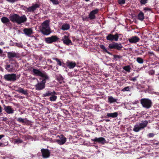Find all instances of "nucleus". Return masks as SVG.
<instances>
[{
  "label": "nucleus",
  "instance_id": "obj_1",
  "mask_svg": "<svg viewBox=\"0 0 159 159\" xmlns=\"http://www.w3.org/2000/svg\"><path fill=\"white\" fill-rule=\"evenodd\" d=\"M9 18L11 22H15L18 25H20L27 20V18L25 15L20 16L18 14H14L10 15Z\"/></svg>",
  "mask_w": 159,
  "mask_h": 159
},
{
  "label": "nucleus",
  "instance_id": "obj_2",
  "mask_svg": "<svg viewBox=\"0 0 159 159\" xmlns=\"http://www.w3.org/2000/svg\"><path fill=\"white\" fill-rule=\"evenodd\" d=\"M49 21L45 20L43 22L40 27V30L42 33L45 35H48L51 33V29L49 26Z\"/></svg>",
  "mask_w": 159,
  "mask_h": 159
},
{
  "label": "nucleus",
  "instance_id": "obj_3",
  "mask_svg": "<svg viewBox=\"0 0 159 159\" xmlns=\"http://www.w3.org/2000/svg\"><path fill=\"white\" fill-rule=\"evenodd\" d=\"M140 103L143 107L146 109L150 108L152 106V101L148 98H143L140 100Z\"/></svg>",
  "mask_w": 159,
  "mask_h": 159
},
{
  "label": "nucleus",
  "instance_id": "obj_4",
  "mask_svg": "<svg viewBox=\"0 0 159 159\" xmlns=\"http://www.w3.org/2000/svg\"><path fill=\"white\" fill-rule=\"evenodd\" d=\"M32 71L33 72V74L34 75L40 76L42 77L43 79L45 78V79H49V77L46 73H43L38 69L33 68Z\"/></svg>",
  "mask_w": 159,
  "mask_h": 159
},
{
  "label": "nucleus",
  "instance_id": "obj_5",
  "mask_svg": "<svg viewBox=\"0 0 159 159\" xmlns=\"http://www.w3.org/2000/svg\"><path fill=\"white\" fill-rule=\"evenodd\" d=\"M18 76V78H19L20 75H17V76L15 74H8L4 75V79L7 81H14L16 80V77Z\"/></svg>",
  "mask_w": 159,
  "mask_h": 159
},
{
  "label": "nucleus",
  "instance_id": "obj_6",
  "mask_svg": "<svg viewBox=\"0 0 159 159\" xmlns=\"http://www.w3.org/2000/svg\"><path fill=\"white\" fill-rule=\"evenodd\" d=\"M49 79L43 78L42 80L38 83L35 85L36 89L37 90H40L44 89L45 87V84L46 81Z\"/></svg>",
  "mask_w": 159,
  "mask_h": 159
},
{
  "label": "nucleus",
  "instance_id": "obj_7",
  "mask_svg": "<svg viewBox=\"0 0 159 159\" xmlns=\"http://www.w3.org/2000/svg\"><path fill=\"white\" fill-rule=\"evenodd\" d=\"M121 35V34L117 33H116L114 35L109 34L106 36V38L108 41H117L120 35Z\"/></svg>",
  "mask_w": 159,
  "mask_h": 159
},
{
  "label": "nucleus",
  "instance_id": "obj_8",
  "mask_svg": "<svg viewBox=\"0 0 159 159\" xmlns=\"http://www.w3.org/2000/svg\"><path fill=\"white\" fill-rule=\"evenodd\" d=\"M59 39L57 36L53 35L50 37L45 38V41L46 43L50 44L57 42Z\"/></svg>",
  "mask_w": 159,
  "mask_h": 159
},
{
  "label": "nucleus",
  "instance_id": "obj_9",
  "mask_svg": "<svg viewBox=\"0 0 159 159\" xmlns=\"http://www.w3.org/2000/svg\"><path fill=\"white\" fill-rule=\"evenodd\" d=\"M108 48L110 49H115L118 50H120L123 48V46L120 43H113L109 44Z\"/></svg>",
  "mask_w": 159,
  "mask_h": 159
},
{
  "label": "nucleus",
  "instance_id": "obj_10",
  "mask_svg": "<svg viewBox=\"0 0 159 159\" xmlns=\"http://www.w3.org/2000/svg\"><path fill=\"white\" fill-rule=\"evenodd\" d=\"M40 5L38 4L35 3V4H33L31 7H27L25 6H23V7L25 8L26 10L23 9L25 12H34L35 10L36 9L39 8V7Z\"/></svg>",
  "mask_w": 159,
  "mask_h": 159
},
{
  "label": "nucleus",
  "instance_id": "obj_11",
  "mask_svg": "<svg viewBox=\"0 0 159 159\" xmlns=\"http://www.w3.org/2000/svg\"><path fill=\"white\" fill-rule=\"evenodd\" d=\"M41 152L43 158H47L50 157V152L48 149L42 148Z\"/></svg>",
  "mask_w": 159,
  "mask_h": 159
},
{
  "label": "nucleus",
  "instance_id": "obj_12",
  "mask_svg": "<svg viewBox=\"0 0 159 159\" xmlns=\"http://www.w3.org/2000/svg\"><path fill=\"white\" fill-rule=\"evenodd\" d=\"M99 11L98 9L96 8L91 11L89 14V18L90 20H92L96 18L95 15L98 14Z\"/></svg>",
  "mask_w": 159,
  "mask_h": 159
},
{
  "label": "nucleus",
  "instance_id": "obj_13",
  "mask_svg": "<svg viewBox=\"0 0 159 159\" xmlns=\"http://www.w3.org/2000/svg\"><path fill=\"white\" fill-rule=\"evenodd\" d=\"M60 139H55L53 142H56L60 145L64 144L66 141V139L63 135H61Z\"/></svg>",
  "mask_w": 159,
  "mask_h": 159
},
{
  "label": "nucleus",
  "instance_id": "obj_14",
  "mask_svg": "<svg viewBox=\"0 0 159 159\" xmlns=\"http://www.w3.org/2000/svg\"><path fill=\"white\" fill-rule=\"evenodd\" d=\"M16 66V63L15 62H11L10 64H6L5 66L6 69L8 71H12Z\"/></svg>",
  "mask_w": 159,
  "mask_h": 159
},
{
  "label": "nucleus",
  "instance_id": "obj_15",
  "mask_svg": "<svg viewBox=\"0 0 159 159\" xmlns=\"http://www.w3.org/2000/svg\"><path fill=\"white\" fill-rule=\"evenodd\" d=\"M92 140L93 141L98 143L102 144H104L106 143L105 139L104 138L102 137L99 138L96 137L94 139H92Z\"/></svg>",
  "mask_w": 159,
  "mask_h": 159
},
{
  "label": "nucleus",
  "instance_id": "obj_16",
  "mask_svg": "<svg viewBox=\"0 0 159 159\" xmlns=\"http://www.w3.org/2000/svg\"><path fill=\"white\" fill-rule=\"evenodd\" d=\"M4 110L8 114H13L14 113V110L10 106H6L5 105H3Z\"/></svg>",
  "mask_w": 159,
  "mask_h": 159
},
{
  "label": "nucleus",
  "instance_id": "obj_17",
  "mask_svg": "<svg viewBox=\"0 0 159 159\" xmlns=\"http://www.w3.org/2000/svg\"><path fill=\"white\" fill-rule=\"evenodd\" d=\"M10 20V19L5 16H3L1 19L2 22L7 26H10L11 25Z\"/></svg>",
  "mask_w": 159,
  "mask_h": 159
},
{
  "label": "nucleus",
  "instance_id": "obj_18",
  "mask_svg": "<svg viewBox=\"0 0 159 159\" xmlns=\"http://www.w3.org/2000/svg\"><path fill=\"white\" fill-rule=\"evenodd\" d=\"M64 44L66 45H69L70 43H71L72 42L70 40L68 36L65 35L63 37L62 39Z\"/></svg>",
  "mask_w": 159,
  "mask_h": 159
},
{
  "label": "nucleus",
  "instance_id": "obj_19",
  "mask_svg": "<svg viewBox=\"0 0 159 159\" xmlns=\"http://www.w3.org/2000/svg\"><path fill=\"white\" fill-rule=\"evenodd\" d=\"M128 40L130 43H135L140 40V39L136 36H134L129 39Z\"/></svg>",
  "mask_w": 159,
  "mask_h": 159
},
{
  "label": "nucleus",
  "instance_id": "obj_20",
  "mask_svg": "<svg viewBox=\"0 0 159 159\" xmlns=\"http://www.w3.org/2000/svg\"><path fill=\"white\" fill-rule=\"evenodd\" d=\"M23 32L26 35L29 37L33 34V30L31 28H25L24 29Z\"/></svg>",
  "mask_w": 159,
  "mask_h": 159
},
{
  "label": "nucleus",
  "instance_id": "obj_21",
  "mask_svg": "<svg viewBox=\"0 0 159 159\" xmlns=\"http://www.w3.org/2000/svg\"><path fill=\"white\" fill-rule=\"evenodd\" d=\"M118 116V113L117 112H115L113 113H108L106 116L104 117L105 118H108L109 117L111 118H116V117Z\"/></svg>",
  "mask_w": 159,
  "mask_h": 159
},
{
  "label": "nucleus",
  "instance_id": "obj_22",
  "mask_svg": "<svg viewBox=\"0 0 159 159\" xmlns=\"http://www.w3.org/2000/svg\"><path fill=\"white\" fill-rule=\"evenodd\" d=\"M16 120L19 122L25 123L28 125H29L30 123V121L26 118L23 119L21 117H19L16 119Z\"/></svg>",
  "mask_w": 159,
  "mask_h": 159
},
{
  "label": "nucleus",
  "instance_id": "obj_23",
  "mask_svg": "<svg viewBox=\"0 0 159 159\" xmlns=\"http://www.w3.org/2000/svg\"><path fill=\"white\" fill-rule=\"evenodd\" d=\"M54 94H57V93L55 92V91H48L46 92L45 93H43V97H46L51 96Z\"/></svg>",
  "mask_w": 159,
  "mask_h": 159
},
{
  "label": "nucleus",
  "instance_id": "obj_24",
  "mask_svg": "<svg viewBox=\"0 0 159 159\" xmlns=\"http://www.w3.org/2000/svg\"><path fill=\"white\" fill-rule=\"evenodd\" d=\"M7 55L8 58L11 59L12 58L16 57L17 55L15 52H9L7 53Z\"/></svg>",
  "mask_w": 159,
  "mask_h": 159
},
{
  "label": "nucleus",
  "instance_id": "obj_25",
  "mask_svg": "<svg viewBox=\"0 0 159 159\" xmlns=\"http://www.w3.org/2000/svg\"><path fill=\"white\" fill-rule=\"evenodd\" d=\"M16 91L18 93H21L26 95L28 94V90H24L21 87H19L18 89L16 90Z\"/></svg>",
  "mask_w": 159,
  "mask_h": 159
},
{
  "label": "nucleus",
  "instance_id": "obj_26",
  "mask_svg": "<svg viewBox=\"0 0 159 159\" xmlns=\"http://www.w3.org/2000/svg\"><path fill=\"white\" fill-rule=\"evenodd\" d=\"M148 121L147 120H145L143 121H142L141 123L139 124V125L141 129H143L144 128L146 127L148 124Z\"/></svg>",
  "mask_w": 159,
  "mask_h": 159
},
{
  "label": "nucleus",
  "instance_id": "obj_27",
  "mask_svg": "<svg viewBox=\"0 0 159 159\" xmlns=\"http://www.w3.org/2000/svg\"><path fill=\"white\" fill-rule=\"evenodd\" d=\"M66 64L67 66L70 69L74 68L76 65V64L75 62H67Z\"/></svg>",
  "mask_w": 159,
  "mask_h": 159
},
{
  "label": "nucleus",
  "instance_id": "obj_28",
  "mask_svg": "<svg viewBox=\"0 0 159 159\" xmlns=\"http://www.w3.org/2000/svg\"><path fill=\"white\" fill-rule=\"evenodd\" d=\"M108 102L110 103H112L115 102H116L117 99L113 97L108 96Z\"/></svg>",
  "mask_w": 159,
  "mask_h": 159
},
{
  "label": "nucleus",
  "instance_id": "obj_29",
  "mask_svg": "<svg viewBox=\"0 0 159 159\" xmlns=\"http://www.w3.org/2000/svg\"><path fill=\"white\" fill-rule=\"evenodd\" d=\"M70 25L67 24H64L61 26V29L63 30H67L70 28Z\"/></svg>",
  "mask_w": 159,
  "mask_h": 159
},
{
  "label": "nucleus",
  "instance_id": "obj_30",
  "mask_svg": "<svg viewBox=\"0 0 159 159\" xmlns=\"http://www.w3.org/2000/svg\"><path fill=\"white\" fill-rule=\"evenodd\" d=\"M138 19L141 20L143 21L144 18V16L143 13L140 11L138 14Z\"/></svg>",
  "mask_w": 159,
  "mask_h": 159
},
{
  "label": "nucleus",
  "instance_id": "obj_31",
  "mask_svg": "<svg viewBox=\"0 0 159 159\" xmlns=\"http://www.w3.org/2000/svg\"><path fill=\"white\" fill-rule=\"evenodd\" d=\"M99 47L102 50L103 52H107L109 55H112L111 53L107 50V49L103 45L101 44L100 45Z\"/></svg>",
  "mask_w": 159,
  "mask_h": 159
},
{
  "label": "nucleus",
  "instance_id": "obj_32",
  "mask_svg": "<svg viewBox=\"0 0 159 159\" xmlns=\"http://www.w3.org/2000/svg\"><path fill=\"white\" fill-rule=\"evenodd\" d=\"M141 130L139 125H136L134 126L133 130L135 132H138Z\"/></svg>",
  "mask_w": 159,
  "mask_h": 159
},
{
  "label": "nucleus",
  "instance_id": "obj_33",
  "mask_svg": "<svg viewBox=\"0 0 159 159\" xmlns=\"http://www.w3.org/2000/svg\"><path fill=\"white\" fill-rule=\"evenodd\" d=\"M123 70L128 72H130V70L131 69L130 65H127L124 66L123 67Z\"/></svg>",
  "mask_w": 159,
  "mask_h": 159
},
{
  "label": "nucleus",
  "instance_id": "obj_34",
  "mask_svg": "<svg viewBox=\"0 0 159 159\" xmlns=\"http://www.w3.org/2000/svg\"><path fill=\"white\" fill-rule=\"evenodd\" d=\"M57 94H54L51 96L49 98V100L51 101H55L57 98L56 96Z\"/></svg>",
  "mask_w": 159,
  "mask_h": 159
},
{
  "label": "nucleus",
  "instance_id": "obj_35",
  "mask_svg": "<svg viewBox=\"0 0 159 159\" xmlns=\"http://www.w3.org/2000/svg\"><path fill=\"white\" fill-rule=\"evenodd\" d=\"M113 56L114 60L116 61H118V59H120L122 58V56L116 54L113 55Z\"/></svg>",
  "mask_w": 159,
  "mask_h": 159
},
{
  "label": "nucleus",
  "instance_id": "obj_36",
  "mask_svg": "<svg viewBox=\"0 0 159 159\" xmlns=\"http://www.w3.org/2000/svg\"><path fill=\"white\" fill-rule=\"evenodd\" d=\"M137 61L139 64H142L143 63V60L140 57H138L136 59Z\"/></svg>",
  "mask_w": 159,
  "mask_h": 159
},
{
  "label": "nucleus",
  "instance_id": "obj_37",
  "mask_svg": "<svg viewBox=\"0 0 159 159\" xmlns=\"http://www.w3.org/2000/svg\"><path fill=\"white\" fill-rule=\"evenodd\" d=\"M53 59L56 60L57 62V64L60 66H61L62 65V62L60 61V60L57 58H54Z\"/></svg>",
  "mask_w": 159,
  "mask_h": 159
},
{
  "label": "nucleus",
  "instance_id": "obj_38",
  "mask_svg": "<svg viewBox=\"0 0 159 159\" xmlns=\"http://www.w3.org/2000/svg\"><path fill=\"white\" fill-rule=\"evenodd\" d=\"M121 91H122L123 92L130 91V88H129V86L125 87L124 88H123V89H122L121 90Z\"/></svg>",
  "mask_w": 159,
  "mask_h": 159
},
{
  "label": "nucleus",
  "instance_id": "obj_39",
  "mask_svg": "<svg viewBox=\"0 0 159 159\" xmlns=\"http://www.w3.org/2000/svg\"><path fill=\"white\" fill-rule=\"evenodd\" d=\"M118 2L119 4L122 5L125 3V0H118Z\"/></svg>",
  "mask_w": 159,
  "mask_h": 159
},
{
  "label": "nucleus",
  "instance_id": "obj_40",
  "mask_svg": "<svg viewBox=\"0 0 159 159\" xmlns=\"http://www.w3.org/2000/svg\"><path fill=\"white\" fill-rule=\"evenodd\" d=\"M53 4L55 5L58 4L59 2L58 0H50Z\"/></svg>",
  "mask_w": 159,
  "mask_h": 159
},
{
  "label": "nucleus",
  "instance_id": "obj_41",
  "mask_svg": "<svg viewBox=\"0 0 159 159\" xmlns=\"http://www.w3.org/2000/svg\"><path fill=\"white\" fill-rule=\"evenodd\" d=\"M23 142V141L20 139H16L15 140V143H21Z\"/></svg>",
  "mask_w": 159,
  "mask_h": 159
},
{
  "label": "nucleus",
  "instance_id": "obj_42",
  "mask_svg": "<svg viewBox=\"0 0 159 159\" xmlns=\"http://www.w3.org/2000/svg\"><path fill=\"white\" fill-rule=\"evenodd\" d=\"M155 134L152 133H150L147 135V136L148 138H151L154 137Z\"/></svg>",
  "mask_w": 159,
  "mask_h": 159
},
{
  "label": "nucleus",
  "instance_id": "obj_43",
  "mask_svg": "<svg viewBox=\"0 0 159 159\" xmlns=\"http://www.w3.org/2000/svg\"><path fill=\"white\" fill-rule=\"evenodd\" d=\"M5 136V135L4 134H1L0 135V140L2 139V138L4 137ZM3 143H0V147H3Z\"/></svg>",
  "mask_w": 159,
  "mask_h": 159
},
{
  "label": "nucleus",
  "instance_id": "obj_44",
  "mask_svg": "<svg viewBox=\"0 0 159 159\" xmlns=\"http://www.w3.org/2000/svg\"><path fill=\"white\" fill-rule=\"evenodd\" d=\"M138 77L136 76L134 77H131L129 79V80L131 81H132L134 82L137 79V78Z\"/></svg>",
  "mask_w": 159,
  "mask_h": 159
},
{
  "label": "nucleus",
  "instance_id": "obj_45",
  "mask_svg": "<svg viewBox=\"0 0 159 159\" xmlns=\"http://www.w3.org/2000/svg\"><path fill=\"white\" fill-rule=\"evenodd\" d=\"M15 43L13 42L11 40L10 41L9 44L10 46H14L15 45Z\"/></svg>",
  "mask_w": 159,
  "mask_h": 159
},
{
  "label": "nucleus",
  "instance_id": "obj_46",
  "mask_svg": "<svg viewBox=\"0 0 159 159\" xmlns=\"http://www.w3.org/2000/svg\"><path fill=\"white\" fill-rule=\"evenodd\" d=\"M89 17L87 16H84L83 17L82 19L84 21L88 20Z\"/></svg>",
  "mask_w": 159,
  "mask_h": 159
},
{
  "label": "nucleus",
  "instance_id": "obj_47",
  "mask_svg": "<svg viewBox=\"0 0 159 159\" xmlns=\"http://www.w3.org/2000/svg\"><path fill=\"white\" fill-rule=\"evenodd\" d=\"M7 2L11 3H13L17 0H6Z\"/></svg>",
  "mask_w": 159,
  "mask_h": 159
},
{
  "label": "nucleus",
  "instance_id": "obj_48",
  "mask_svg": "<svg viewBox=\"0 0 159 159\" xmlns=\"http://www.w3.org/2000/svg\"><path fill=\"white\" fill-rule=\"evenodd\" d=\"M143 10L145 11H150V9L147 7H144L143 8Z\"/></svg>",
  "mask_w": 159,
  "mask_h": 159
},
{
  "label": "nucleus",
  "instance_id": "obj_49",
  "mask_svg": "<svg viewBox=\"0 0 159 159\" xmlns=\"http://www.w3.org/2000/svg\"><path fill=\"white\" fill-rule=\"evenodd\" d=\"M47 61L50 63H52V61L51 59H48L47 60Z\"/></svg>",
  "mask_w": 159,
  "mask_h": 159
},
{
  "label": "nucleus",
  "instance_id": "obj_50",
  "mask_svg": "<svg viewBox=\"0 0 159 159\" xmlns=\"http://www.w3.org/2000/svg\"><path fill=\"white\" fill-rule=\"evenodd\" d=\"M7 120V117H4V118H3V119L2 120L5 121Z\"/></svg>",
  "mask_w": 159,
  "mask_h": 159
},
{
  "label": "nucleus",
  "instance_id": "obj_51",
  "mask_svg": "<svg viewBox=\"0 0 159 159\" xmlns=\"http://www.w3.org/2000/svg\"><path fill=\"white\" fill-rule=\"evenodd\" d=\"M15 45L18 47H19L20 45V44L16 43H15Z\"/></svg>",
  "mask_w": 159,
  "mask_h": 159
},
{
  "label": "nucleus",
  "instance_id": "obj_52",
  "mask_svg": "<svg viewBox=\"0 0 159 159\" xmlns=\"http://www.w3.org/2000/svg\"><path fill=\"white\" fill-rule=\"evenodd\" d=\"M2 108L1 107V106L0 105V113L2 114Z\"/></svg>",
  "mask_w": 159,
  "mask_h": 159
},
{
  "label": "nucleus",
  "instance_id": "obj_53",
  "mask_svg": "<svg viewBox=\"0 0 159 159\" xmlns=\"http://www.w3.org/2000/svg\"><path fill=\"white\" fill-rule=\"evenodd\" d=\"M104 120L106 122H109L110 121V120L109 119H105V120Z\"/></svg>",
  "mask_w": 159,
  "mask_h": 159
},
{
  "label": "nucleus",
  "instance_id": "obj_54",
  "mask_svg": "<svg viewBox=\"0 0 159 159\" xmlns=\"http://www.w3.org/2000/svg\"><path fill=\"white\" fill-rule=\"evenodd\" d=\"M3 53V51L0 48V54H1Z\"/></svg>",
  "mask_w": 159,
  "mask_h": 159
},
{
  "label": "nucleus",
  "instance_id": "obj_55",
  "mask_svg": "<svg viewBox=\"0 0 159 159\" xmlns=\"http://www.w3.org/2000/svg\"><path fill=\"white\" fill-rule=\"evenodd\" d=\"M57 104H59L60 105V107L62 105V103H60V102L59 103H58Z\"/></svg>",
  "mask_w": 159,
  "mask_h": 159
},
{
  "label": "nucleus",
  "instance_id": "obj_56",
  "mask_svg": "<svg viewBox=\"0 0 159 159\" xmlns=\"http://www.w3.org/2000/svg\"><path fill=\"white\" fill-rule=\"evenodd\" d=\"M149 53L151 54H153V52H149Z\"/></svg>",
  "mask_w": 159,
  "mask_h": 159
},
{
  "label": "nucleus",
  "instance_id": "obj_57",
  "mask_svg": "<svg viewBox=\"0 0 159 159\" xmlns=\"http://www.w3.org/2000/svg\"><path fill=\"white\" fill-rule=\"evenodd\" d=\"M154 71H153V72H152V73H151V75H153V74H154Z\"/></svg>",
  "mask_w": 159,
  "mask_h": 159
},
{
  "label": "nucleus",
  "instance_id": "obj_58",
  "mask_svg": "<svg viewBox=\"0 0 159 159\" xmlns=\"http://www.w3.org/2000/svg\"><path fill=\"white\" fill-rule=\"evenodd\" d=\"M85 1L86 2H88L90 0H85Z\"/></svg>",
  "mask_w": 159,
  "mask_h": 159
},
{
  "label": "nucleus",
  "instance_id": "obj_59",
  "mask_svg": "<svg viewBox=\"0 0 159 159\" xmlns=\"http://www.w3.org/2000/svg\"><path fill=\"white\" fill-rule=\"evenodd\" d=\"M157 51H159V47H158V49H157Z\"/></svg>",
  "mask_w": 159,
  "mask_h": 159
},
{
  "label": "nucleus",
  "instance_id": "obj_60",
  "mask_svg": "<svg viewBox=\"0 0 159 159\" xmlns=\"http://www.w3.org/2000/svg\"><path fill=\"white\" fill-rule=\"evenodd\" d=\"M61 80H62L63 79V78L62 77H61Z\"/></svg>",
  "mask_w": 159,
  "mask_h": 159
},
{
  "label": "nucleus",
  "instance_id": "obj_61",
  "mask_svg": "<svg viewBox=\"0 0 159 159\" xmlns=\"http://www.w3.org/2000/svg\"><path fill=\"white\" fill-rule=\"evenodd\" d=\"M23 9H25V10H26V9L25 8V7H24V8H23Z\"/></svg>",
  "mask_w": 159,
  "mask_h": 159
}]
</instances>
